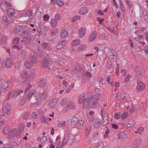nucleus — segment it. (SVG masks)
I'll use <instances>...</instances> for the list:
<instances>
[{"label":"nucleus","mask_w":148,"mask_h":148,"mask_svg":"<svg viewBox=\"0 0 148 148\" xmlns=\"http://www.w3.org/2000/svg\"><path fill=\"white\" fill-rule=\"evenodd\" d=\"M31 62L32 63H35L36 62V57L34 56H32L31 58Z\"/></svg>","instance_id":"obj_56"},{"label":"nucleus","mask_w":148,"mask_h":148,"mask_svg":"<svg viewBox=\"0 0 148 148\" xmlns=\"http://www.w3.org/2000/svg\"><path fill=\"white\" fill-rule=\"evenodd\" d=\"M57 100V99L55 98L52 100L49 103L50 106L53 108L54 107L56 104Z\"/></svg>","instance_id":"obj_29"},{"label":"nucleus","mask_w":148,"mask_h":148,"mask_svg":"<svg viewBox=\"0 0 148 148\" xmlns=\"http://www.w3.org/2000/svg\"><path fill=\"white\" fill-rule=\"evenodd\" d=\"M101 97V95L99 93L97 94L92 96L90 98L91 102H97Z\"/></svg>","instance_id":"obj_10"},{"label":"nucleus","mask_w":148,"mask_h":148,"mask_svg":"<svg viewBox=\"0 0 148 148\" xmlns=\"http://www.w3.org/2000/svg\"><path fill=\"white\" fill-rule=\"evenodd\" d=\"M47 81L46 79H43L39 81L38 82V86L40 87H42L45 86L47 84Z\"/></svg>","instance_id":"obj_16"},{"label":"nucleus","mask_w":148,"mask_h":148,"mask_svg":"<svg viewBox=\"0 0 148 148\" xmlns=\"http://www.w3.org/2000/svg\"><path fill=\"white\" fill-rule=\"evenodd\" d=\"M17 132V130L16 129L14 128L12 129L10 133L8 135V137L9 138H14L16 136L18 137L19 136L18 135H16Z\"/></svg>","instance_id":"obj_7"},{"label":"nucleus","mask_w":148,"mask_h":148,"mask_svg":"<svg viewBox=\"0 0 148 148\" xmlns=\"http://www.w3.org/2000/svg\"><path fill=\"white\" fill-rule=\"evenodd\" d=\"M10 110V105L8 103H6L3 107L2 111L3 113L8 114Z\"/></svg>","instance_id":"obj_9"},{"label":"nucleus","mask_w":148,"mask_h":148,"mask_svg":"<svg viewBox=\"0 0 148 148\" xmlns=\"http://www.w3.org/2000/svg\"><path fill=\"white\" fill-rule=\"evenodd\" d=\"M47 138L46 137L44 136L40 139V141L42 143L45 142L47 141Z\"/></svg>","instance_id":"obj_59"},{"label":"nucleus","mask_w":148,"mask_h":148,"mask_svg":"<svg viewBox=\"0 0 148 148\" xmlns=\"http://www.w3.org/2000/svg\"><path fill=\"white\" fill-rule=\"evenodd\" d=\"M60 35L62 38H64L68 36V33L66 30H62L60 33Z\"/></svg>","instance_id":"obj_35"},{"label":"nucleus","mask_w":148,"mask_h":148,"mask_svg":"<svg viewBox=\"0 0 148 148\" xmlns=\"http://www.w3.org/2000/svg\"><path fill=\"white\" fill-rule=\"evenodd\" d=\"M40 98L42 100H44L46 99L47 97V92L43 91L41 92L39 95Z\"/></svg>","instance_id":"obj_15"},{"label":"nucleus","mask_w":148,"mask_h":148,"mask_svg":"<svg viewBox=\"0 0 148 148\" xmlns=\"http://www.w3.org/2000/svg\"><path fill=\"white\" fill-rule=\"evenodd\" d=\"M136 74L137 75H141L143 74L144 73V70L141 68H139V69H136Z\"/></svg>","instance_id":"obj_40"},{"label":"nucleus","mask_w":148,"mask_h":148,"mask_svg":"<svg viewBox=\"0 0 148 148\" xmlns=\"http://www.w3.org/2000/svg\"><path fill=\"white\" fill-rule=\"evenodd\" d=\"M33 13L31 10H27L25 12V15L28 17H30L32 15Z\"/></svg>","instance_id":"obj_41"},{"label":"nucleus","mask_w":148,"mask_h":148,"mask_svg":"<svg viewBox=\"0 0 148 148\" xmlns=\"http://www.w3.org/2000/svg\"><path fill=\"white\" fill-rule=\"evenodd\" d=\"M58 127H64L66 126L65 121H63L62 122H60L57 125Z\"/></svg>","instance_id":"obj_46"},{"label":"nucleus","mask_w":148,"mask_h":148,"mask_svg":"<svg viewBox=\"0 0 148 148\" xmlns=\"http://www.w3.org/2000/svg\"><path fill=\"white\" fill-rule=\"evenodd\" d=\"M85 96L86 94L84 93L80 94L78 98V102L79 103H81L83 102V100L84 99Z\"/></svg>","instance_id":"obj_23"},{"label":"nucleus","mask_w":148,"mask_h":148,"mask_svg":"<svg viewBox=\"0 0 148 148\" xmlns=\"http://www.w3.org/2000/svg\"><path fill=\"white\" fill-rule=\"evenodd\" d=\"M32 117L34 119H36L38 117V115L36 112H32L31 114Z\"/></svg>","instance_id":"obj_51"},{"label":"nucleus","mask_w":148,"mask_h":148,"mask_svg":"<svg viewBox=\"0 0 148 148\" xmlns=\"http://www.w3.org/2000/svg\"><path fill=\"white\" fill-rule=\"evenodd\" d=\"M22 34L25 36H31L30 32L27 30L23 31L22 32Z\"/></svg>","instance_id":"obj_48"},{"label":"nucleus","mask_w":148,"mask_h":148,"mask_svg":"<svg viewBox=\"0 0 148 148\" xmlns=\"http://www.w3.org/2000/svg\"><path fill=\"white\" fill-rule=\"evenodd\" d=\"M93 107L94 108H97L99 106V103L97 101L92 102Z\"/></svg>","instance_id":"obj_57"},{"label":"nucleus","mask_w":148,"mask_h":148,"mask_svg":"<svg viewBox=\"0 0 148 148\" xmlns=\"http://www.w3.org/2000/svg\"><path fill=\"white\" fill-rule=\"evenodd\" d=\"M135 123V121L132 120H129L126 123V125L128 127H130L133 126Z\"/></svg>","instance_id":"obj_37"},{"label":"nucleus","mask_w":148,"mask_h":148,"mask_svg":"<svg viewBox=\"0 0 148 148\" xmlns=\"http://www.w3.org/2000/svg\"><path fill=\"white\" fill-rule=\"evenodd\" d=\"M120 7L121 8L122 11H123L124 10V8L123 6V2L121 0H120Z\"/></svg>","instance_id":"obj_62"},{"label":"nucleus","mask_w":148,"mask_h":148,"mask_svg":"<svg viewBox=\"0 0 148 148\" xmlns=\"http://www.w3.org/2000/svg\"><path fill=\"white\" fill-rule=\"evenodd\" d=\"M57 4L60 7H62L63 5L64 4L63 0H58Z\"/></svg>","instance_id":"obj_43"},{"label":"nucleus","mask_w":148,"mask_h":148,"mask_svg":"<svg viewBox=\"0 0 148 148\" xmlns=\"http://www.w3.org/2000/svg\"><path fill=\"white\" fill-rule=\"evenodd\" d=\"M7 13L8 15H10L11 16H13L14 15L15 12L14 10L11 8H7L6 9Z\"/></svg>","instance_id":"obj_22"},{"label":"nucleus","mask_w":148,"mask_h":148,"mask_svg":"<svg viewBox=\"0 0 148 148\" xmlns=\"http://www.w3.org/2000/svg\"><path fill=\"white\" fill-rule=\"evenodd\" d=\"M97 36V33L96 31L92 32L88 37V40L89 42H92L95 39Z\"/></svg>","instance_id":"obj_5"},{"label":"nucleus","mask_w":148,"mask_h":148,"mask_svg":"<svg viewBox=\"0 0 148 148\" xmlns=\"http://www.w3.org/2000/svg\"><path fill=\"white\" fill-rule=\"evenodd\" d=\"M41 64L43 67H46L48 65V61L47 59H44L42 61Z\"/></svg>","instance_id":"obj_31"},{"label":"nucleus","mask_w":148,"mask_h":148,"mask_svg":"<svg viewBox=\"0 0 148 148\" xmlns=\"http://www.w3.org/2000/svg\"><path fill=\"white\" fill-rule=\"evenodd\" d=\"M90 101L88 99H86L84 100L83 101V108L84 109H86L88 107Z\"/></svg>","instance_id":"obj_18"},{"label":"nucleus","mask_w":148,"mask_h":148,"mask_svg":"<svg viewBox=\"0 0 148 148\" xmlns=\"http://www.w3.org/2000/svg\"><path fill=\"white\" fill-rule=\"evenodd\" d=\"M28 75V73L26 71H23L21 72L20 75L21 77L24 78L27 77Z\"/></svg>","instance_id":"obj_38"},{"label":"nucleus","mask_w":148,"mask_h":148,"mask_svg":"<svg viewBox=\"0 0 148 148\" xmlns=\"http://www.w3.org/2000/svg\"><path fill=\"white\" fill-rule=\"evenodd\" d=\"M35 92V90H33L30 91V92L27 95V97L28 99H30L31 97L34 94Z\"/></svg>","instance_id":"obj_45"},{"label":"nucleus","mask_w":148,"mask_h":148,"mask_svg":"<svg viewBox=\"0 0 148 148\" xmlns=\"http://www.w3.org/2000/svg\"><path fill=\"white\" fill-rule=\"evenodd\" d=\"M137 86V88L139 90H143L145 88V85L142 82H140L138 83Z\"/></svg>","instance_id":"obj_19"},{"label":"nucleus","mask_w":148,"mask_h":148,"mask_svg":"<svg viewBox=\"0 0 148 148\" xmlns=\"http://www.w3.org/2000/svg\"><path fill=\"white\" fill-rule=\"evenodd\" d=\"M30 113L29 112H26L23 115V118L24 119H26L28 118L30 116Z\"/></svg>","instance_id":"obj_44"},{"label":"nucleus","mask_w":148,"mask_h":148,"mask_svg":"<svg viewBox=\"0 0 148 148\" xmlns=\"http://www.w3.org/2000/svg\"><path fill=\"white\" fill-rule=\"evenodd\" d=\"M121 116V114H114V117L116 119H119Z\"/></svg>","instance_id":"obj_64"},{"label":"nucleus","mask_w":148,"mask_h":148,"mask_svg":"<svg viewBox=\"0 0 148 148\" xmlns=\"http://www.w3.org/2000/svg\"><path fill=\"white\" fill-rule=\"evenodd\" d=\"M144 128L143 127H140L138 129V132L139 134H141L142 132L143 131Z\"/></svg>","instance_id":"obj_61"},{"label":"nucleus","mask_w":148,"mask_h":148,"mask_svg":"<svg viewBox=\"0 0 148 148\" xmlns=\"http://www.w3.org/2000/svg\"><path fill=\"white\" fill-rule=\"evenodd\" d=\"M70 134L68 132H66L64 134V138L63 140V143L66 144L69 141V138Z\"/></svg>","instance_id":"obj_20"},{"label":"nucleus","mask_w":148,"mask_h":148,"mask_svg":"<svg viewBox=\"0 0 148 148\" xmlns=\"http://www.w3.org/2000/svg\"><path fill=\"white\" fill-rule=\"evenodd\" d=\"M101 125V123L100 119L97 118H95L94 119L92 123L93 127L96 128H99L100 126Z\"/></svg>","instance_id":"obj_6"},{"label":"nucleus","mask_w":148,"mask_h":148,"mask_svg":"<svg viewBox=\"0 0 148 148\" xmlns=\"http://www.w3.org/2000/svg\"><path fill=\"white\" fill-rule=\"evenodd\" d=\"M80 43V40L79 39H76L74 40L72 43L73 46H75L79 45Z\"/></svg>","instance_id":"obj_34"},{"label":"nucleus","mask_w":148,"mask_h":148,"mask_svg":"<svg viewBox=\"0 0 148 148\" xmlns=\"http://www.w3.org/2000/svg\"><path fill=\"white\" fill-rule=\"evenodd\" d=\"M104 52L110 59L114 60L116 58V53L113 49L109 47H106Z\"/></svg>","instance_id":"obj_1"},{"label":"nucleus","mask_w":148,"mask_h":148,"mask_svg":"<svg viewBox=\"0 0 148 148\" xmlns=\"http://www.w3.org/2000/svg\"><path fill=\"white\" fill-rule=\"evenodd\" d=\"M23 83L25 86H24L25 90H23L25 93H26L29 89L31 86L29 81L28 79H26L24 80Z\"/></svg>","instance_id":"obj_2"},{"label":"nucleus","mask_w":148,"mask_h":148,"mask_svg":"<svg viewBox=\"0 0 148 148\" xmlns=\"http://www.w3.org/2000/svg\"><path fill=\"white\" fill-rule=\"evenodd\" d=\"M48 118H47L45 116H43L41 118V121L43 123H48Z\"/></svg>","instance_id":"obj_39"},{"label":"nucleus","mask_w":148,"mask_h":148,"mask_svg":"<svg viewBox=\"0 0 148 148\" xmlns=\"http://www.w3.org/2000/svg\"><path fill=\"white\" fill-rule=\"evenodd\" d=\"M67 105L68 108L70 109H74L75 108L74 104L72 102L68 101Z\"/></svg>","instance_id":"obj_32"},{"label":"nucleus","mask_w":148,"mask_h":148,"mask_svg":"<svg viewBox=\"0 0 148 148\" xmlns=\"http://www.w3.org/2000/svg\"><path fill=\"white\" fill-rule=\"evenodd\" d=\"M2 26L4 28H6L8 26V24L7 23H6V22H2Z\"/></svg>","instance_id":"obj_58"},{"label":"nucleus","mask_w":148,"mask_h":148,"mask_svg":"<svg viewBox=\"0 0 148 148\" xmlns=\"http://www.w3.org/2000/svg\"><path fill=\"white\" fill-rule=\"evenodd\" d=\"M21 42H23L26 45L30 44L32 42V38L31 36L25 37L21 40Z\"/></svg>","instance_id":"obj_3"},{"label":"nucleus","mask_w":148,"mask_h":148,"mask_svg":"<svg viewBox=\"0 0 148 148\" xmlns=\"http://www.w3.org/2000/svg\"><path fill=\"white\" fill-rule=\"evenodd\" d=\"M49 18V16L48 14H46L43 16V19L45 21H47Z\"/></svg>","instance_id":"obj_55"},{"label":"nucleus","mask_w":148,"mask_h":148,"mask_svg":"<svg viewBox=\"0 0 148 148\" xmlns=\"http://www.w3.org/2000/svg\"><path fill=\"white\" fill-rule=\"evenodd\" d=\"M55 19L53 18L51 20L50 23L51 25L53 27L56 26L57 24V21Z\"/></svg>","instance_id":"obj_36"},{"label":"nucleus","mask_w":148,"mask_h":148,"mask_svg":"<svg viewBox=\"0 0 148 148\" xmlns=\"http://www.w3.org/2000/svg\"><path fill=\"white\" fill-rule=\"evenodd\" d=\"M66 61L64 59H62L60 60L59 61V63L61 65L63 66L66 65Z\"/></svg>","instance_id":"obj_52"},{"label":"nucleus","mask_w":148,"mask_h":148,"mask_svg":"<svg viewBox=\"0 0 148 148\" xmlns=\"http://www.w3.org/2000/svg\"><path fill=\"white\" fill-rule=\"evenodd\" d=\"M20 40V39L18 37H16L14 39L12 43L13 45L12 47L13 48H17L18 49H20V47H18L17 45L19 43Z\"/></svg>","instance_id":"obj_8"},{"label":"nucleus","mask_w":148,"mask_h":148,"mask_svg":"<svg viewBox=\"0 0 148 148\" xmlns=\"http://www.w3.org/2000/svg\"><path fill=\"white\" fill-rule=\"evenodd\" d=\"M8 128L7 127H4L3 129V132L4 134L6 135L9 133Z\"/></svg>","instance_id":"obj_53"},{"label":"nucleus","mask_w":148,"mask_h":148,"mask_svg":"<svg viewBox=\"0 0 148 148\" xmlns=\"http://www.w3.org/2000/svg\"><path fill=\"white\" fill-rule=\"evenodd\" d=\"M48 47V44L47 43H43L42 45V47L43 49H45L47 48Z\"/></svg>","instance_id":"obj_63"},{"label":"nucleus","mask_w":148,"mask_h":148,"mask_svg":"<svg viewBox=\"0 0 148 148\" xmlns=\"http://www.w3.org/2000/svg\"><path fill=\"white\" fill-rule=\"evenodd\" d=\"M55 144V146L56 147V148H62L64 145L65 144L64 143H63V142L62 143L60 141L56 142Z\"/></svg>","instance_id":"obj_26"},{"label":"nucleus","mask_w":148,"mask_h":148,"mask_svg":"<svg viewBox=\"0 0 148 148\" xmlns=\"http://www.w3.org/2000/svg\"><path fill=\"white\" fill-rule=\"evenodd\" d=\"M88 9L86 7H84L81 8L79 10V14L82 15H86L88 13Z\"/></svg>","instance_id":"obj_12"},{"label":"nucleus","mask_w":148,"mask_h":148,"mask_svg":"<svg viewBox=\"0 0 148 148\" xmlns=\"http://www.w3.org/2000/svg\"><path fill=\"white\" fill-rule=\"evenodd\" d=\"M25 127V125L23 123L20 124L18 127V130L19 132L21 133L23 131Z\"/></svg>","instance_id":"obj_28"},{"label":"nucleus","mask_w":148,"mask_h":148,"mask_svg":"<svg viewBox=\"0 0 148 148\" xmlns=\"http://www.w3.org/2000/svg\"><path fill=\"white\" fill-rule=\"evenodd\" d=\"M2 18L4 21L9 24L12 23L14 21L12 16H10L9 15L4 16H3Z\"/></svg>","instance_id":"obj_4"},{"label":"nucleus","mask_w":148,"mask_h":148,"mask_svg":"<svg viewBox=\"0 0 148 148\" xmlns=\"http://www.w3.org/2000/svg\"><path fill=\"white\" fill-rule=\"evenodd\" d=\"M7 145L11 146H16L17 145V143L16 142H9Z\"/></svg>","instance_id":"obj_54"},{"label":"nucleus","mask_w":148,"mask_h":148,"mask_svg":"<svg viewBox=\"0 0 148 148\" xmlns=\"http://www.w3.org/2000/svg\"><path fill=\"white\" fill-rule=\"evenodd\" d=\"M32 63L30 61H25L24 62V66L27 69H30L32 67Z\"/></svg>","instance_id":"obj_24"},{"label":"nucleus","mask_w":148,"mask_h":148,"mask_svg":"<svg viewBox=\"0 0 148 148\" xmlns=\"http://www.w3.org/2000/svg\"><path fill=\"white\" fill-rule=\"evenodd\" d=\"M112 63L111 61L109 60L107 62V64L106 65V66L107 68L106 70L107 71L108 70H110V69H112Z\"/></svg>","instance_id":"obj_33"},{"label":"nucleus","mask_w":148,"mask_h":148,"mask_svg":"<svg viewBox=\"0 0 148 148\" xmlns=\"http://www.w3.org/2000/svg\"><path fill=\"white\" fill-rule=\"evenodd\" d=\"M23 92V90H16L12 92L11 93L12 97L14 98H16L18 95H20L21 93Z\"/></svg>","instance_id":"obj_14"},{"label":"nucleus","mask_w":148,"mask_h":148,"mask_svg":"<svg viewBox=\"0 0 148 148\" xmlns=\"http://www.w3.org/2000/svg\"><path fill=\"white\" fill-rule=\"evenodd\" d=\"M7 38L4 36H2L0 40V45H3L6 44Z\"/></svg>","instance_id":"obj_25"},{"label":"nucleus","mask_w":148,"mask_h":148,"mask_svg":"<svg viewBox=\"0 0 148 148\" xmlns=\"http://www.w3.org/2000/svg\"><path fill=\"white\" fill-rule=\"evenodd\" d=\"M94 113L93 112H89V114L87 116V120L89 122H91L94 120Z\"/></svg>","instance_id":"obj_13"},{"label":"nucleus","mask_w":148,"mask_h":148,"mask_svg":"<svg viewBox=\"0 0 148 148\" xmlns=\"http://www.w3.org/2000/svg\"><path fill=\"white\" fill-rule=\"evenodd\" d=\"M86 48V46L84 44L81 45L78 48V52H81L84 51Z\"/></svg>","instance_id":"obj_27"},{"label":"nucleus","mask_w":148,"mask_h":148,"mask_svg":"<svg viewBox=\"0 0 148 148\" xmlns=\"http://www.w3.org/2000/svg\"><path fill=\"white\" fill-rule=\"evenodd\" d=\"M8 87V84L6 82L4 81L2 83H0V89L3 92H5L6 91V89Z\"/></svg>","instance_id":"obj_11"},{"label":"nucleus","mask_w":148,"mask_h":148,"mask_svg":"<svg viewBox=\"0 0 148 148\" xmlns=\"http://www.w3.org/2000/svg\"><path fill=\"white\" fill-rule=\"evenodd\" d=\"M103 118V120L102 123V125L103 126H106L107 125L108 123V120L106 119L104 120V118Z\"/></svg>","instance_id":"obj_50"},{"label":"nucleus","mask_w":148,"mask_h":148,"mask_svg":"<svg viewBox=\"0 0 148 148\" xmlns=\"http://www.w3.org/2000/svg\"><path fill=\"white\" fill-rule=\"evenodd\" d=\"M5 65L8 68H10L12 66L11 61L10 58H7L5 61Z\"/></svg>","instance_id":"obj_30"},{"label":"nucleus","mask_w":148,"mask_h":148,"mask_svg":"<svg viewBox=\"0 0 148 148\" xmlns=\"http://www.w3.org/2000/svg\"><path fill=\"white\" fill-rule=\"evenodd\" d=\"M85 33V29L84 28L82 27L79 29V35L80 38L83 37Z\"/></svg>","instance_id":"obj_21"},{"label":"nucleus","mask_w":148,"mask_h":148,"mask_svg":"<svg viewBox=\"0 0 148 148\" xmlns=\"http://www.w3.org/2000/svg\"><path fill=\"white\" fill-rule=\"evenodd\" d=\"M61 15L60 14L58 13H57L56 14L55 16V19L57 20H59L61 19Z\"/></svg>","instance_id":"obj_49"},{"label":"nucleus","mask_w":148,"mask_h":148,"mask_svg":"<svg viewBox=\"0 0 148 148\" xmlns=\"http://www.w3.org/2000/svg\"><path fill=\"white\" fill-rule=\"evenodd\" d=\"M57 32V30L56 29L54 30L51 32V36H55Z\"/></svg>","instance_id":"obj_60"},{"label":"nucleus","mask_w":148,"mask_h":148,"mask_svg":"<svg viewBox=\"0 0 148 148\" xmlns=\"http://www.w3.org/2000/svg\"><path fill=\"white\" fill-rule=\"evenodd\" d=\"M67 99L66 98L63 99L60 102V104L62 106L66 104H67Z\"/></svg>","instance_id":"obj_42"},{"label":"nucleus","mask_w":148,"mask_h":148,"mask_svg":"<svg viewBox=\"0 0 148 148\" xmlns=\"http://www.w3.org/2000/svg\"><path fill=\"white\" fill-rule=\"evenodd\" d=\"M79 121L78 119L76 117H74L71 119V126L72 127L74 126Z\"/></svg>","instance_id":"obj_17"},{"label":"nucleus","mask_w":148,"mask_h":148,"mask_svg":"<svg viewBox=\"0 0 148 148\" xmlns=\"http://www.w3.org/2000/svg\"><path fill=\"white\" fill-rule=\"evenodd\" d=\"M107 127V125H106ZM106 130L105 134L104 135V138H106V137L108 138V136L110 133V130L108 129V128L107 127H106Z\"/></svg>","instance_id":"obj_47"}]
</instances>
